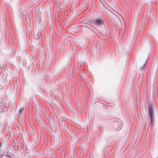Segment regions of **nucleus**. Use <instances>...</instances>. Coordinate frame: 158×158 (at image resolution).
I'll use <instances>...</instances> for the list:
<instances>
[{"label": "nucleus", "mask_w": 158, "mask_h": 158, "mask_svg": "<svg viewBox=\"0 0 158 158\" xmlns=\"http://www.w3.org/2000/svg\"><path fill=\"white\" fill-rule=\"evenodd\" d=\"M93 23L98 26H104V27L106 26L104 22L100 18L94 19L93 20Z\"/></svg>", "instance_id": "obj_1"}, {"label": "nucleus", "mask_w": 158, "mask_h": 158, "mask_svg": "<svg viewBox=\"0 0 158 158\" xmlns=\"http://www.w3.org/2000/svg\"><path fill=\"white\" fill-rule=\"evenodd\" d=\"M148 114L150 117V118H153L154 117V113L152 104H148Z\"/></svg>", "instance_id": "obj_2"}, {"label": "nucleus", "mask_w": 158, "mask_h": 158, "mask_svg": "<svg viewBox=\"0 0 158 158\" xmlns=\"http://www.w3.org/2000/svg\"><path fill=\"white\" fill-rule=\"evenodd\" d=\"M24 107L23 106H22L19 109L18 112V117L20 118H23V110Z\"/></svg>", "instance_id": "obj_3"}, {"label": "nucleus", "mask_w": 158, "mask_h": 158, "mask_svg": "<svg viewBox=\"0 0 158 158\" xmlns=\"http://www.w3.org/2000/svg\"><path fill=\"white\" fill-rule=\"evenodd\" d=\"M34 38L36 40L39 39V37L38 33H36L34 34Z\"/></svg>", "instance_id": "obj_4"}, {"label": "nucleus", "mask_w": 158, "mask_h": 158, "mask_svg": "<svg viewBox=\"0 0 158 158\" xmlns=\"http://www.w3.org/2000/svg\"><path fill=\"white\" fill-rule=\"evenodd\" d=\"M48 121L51 125H55V123H54V120L53 119H48Z\"/></svg>", "instance_id": "obj_5"}, {"label": "nucleus", "mask_w": 158, "mask_h": 158, "mask_svg": "<svg viewBox=\"0 0 158 158\" xmlns=\"http://www.w3.org/2000/svg\"><path fill=\"white\" fill-rule=\"evenodd\" d=\"M90 21V20L89 19H87L85 20L83 22L85 23L89 24Z\"/></svg>", "instance_id": "obj_6"}, {"label": "nucleus", "mask_w": 158, "mask_h": 158, "mask_svg": "<svg viewBox=\"0 0 158 158\" xmlns=\"http://www.w3.org/2000/svg\"><path fill=\"white\" fill-rule=\"evenodd\" d=\"M146 67V66L145 65V64H143L142 66H141L140 67V70L142 72L143 71H144L145 70V69Z\"/></svg>", "instance_id": "obj_7"}, {"label": "nucleus", "mask_w": 158, "mask_h": 158, "mask_svg": "<svg viewBox=\"0 0 158 158\" xmlns=\"http://www.w3.org/2000/svg\"><path fill=\"white\" fill-rule=\"evenodd\" d=\"M104 27V29L103 31V33L104 34V35H106L107 34V29H106L105 26Z\"/></svg>", "instance_id": "obj_8"}, {"label": "nucleus", "mask_w": 158, "mask_h": 158, "mask_svg": "<svg viewBox=\"0 0 158 158\" xmlns=\"http://www.w3.org/2000/svg\"><path fill=\"white\" fill-rule=\"evenodd\" d=\"M94 23H93V20L92 21V22H91V21L90 22V23L89 24V25H90L92 27H94Z\"/></svg>", "instance_id": "obj_9"}, {"label": "nucleus", "mask_w": 158, "mask_h": 158, "mask_svg": "<svg viewBox=\"0 0 158 158\" xmlns=\"http://www.w3.org/2000/svg\"><path fill=\"white\" fill-rule=\"evenodd\" d=\"M6 67H7V70L8 71H10V73H12V69H11L8 66H6Z\"/></svg>", "instance_id": "obj_10"}, {"label": "nucleus", "mask_w": 158, "mask_h": 158, "mask_svg": "<svg viewBox=\"0 0 158 158\" xmlns=\"http://www.w3.org/2000/svg\"><path fill=\"white\" fill-rule=\"evenodd\" d=\"M0 109L3 110V107L1 105H0Z\"/></svg>", "instance_id": "obj_11"}, {"label": "nucleus", "mask_w": 158, "mask_h": 158, "mask_svg": "<svg viewBox=\"0 0 158 158\" xmlns=\"http://www.w3.org/2000/svg\"><path fill=\"white\" fill-rule=\"evenodd\" d=\"M147 63V60L143 64H145V65L146 66V64Z\"/></svg>", "instance_id": "obj_12"}, {"label": "nucleus", "mask_w": 158, "mask_h": 158, "mask_svg": "<svg viewBox=\"0 0 158 158\" xmlns=\"http://www.w3.org/2000/svg\"><path fill=\"white\" fill-rule=\"evenodd\" d=\"M150 122L151 123L152 122V119H150Z\"/></svg>", "instance_id": "obj_13"}, {"label": "nucleus", "mask_w": 158, "mask_h": 158, "mask_svg": "<svg viewBox=\"0 0 158 158\" xmlns=\"http://www.w3.org/2000/svg\"><path fill=\"white\" fill-rule=\"evenodd\" d=\"M63 122V120L62 119H61V121H60V123H62V122Z\"/></svg>", "instance_id": "obj_14"}, {"label": "nucleus", "mask_w": 158, "mask_h": 158, "mask_svg": "<svg viewBox=\"0 0 158 158\" xmlns=\"http://www.w3.org/2000/svg\"><path fill=\"white\" fill-rule=\"evenodd\" d=\"M1 143L0 142V146H1Z\"/></svg>", "instance_id": "obj_15"}]
</instances>
